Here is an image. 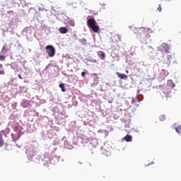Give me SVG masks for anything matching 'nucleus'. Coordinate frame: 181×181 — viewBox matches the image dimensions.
Masks as SVG:
<instances>
[{
	"label": "nucleus",
	"instance_id": "obj_1",
	"mask_svg": "<svg viewBox=\"0 0 181 181\" xmlns=\"http://www.w3.org/2000/svg\"><path fill=\"white\" fill-rule=\"evenodd\" d=\"M87 26L90 28L95 33L100 32V27L97 25V21L94 18H89L87 20Z\"/></svg>",
	"mask_w": 181,
	"mask_h": 181
},
{
	"label": "nucleus",
	"instance_id": "obj_2",
	"mask_svg": "<svg viewBox=\"0 0 181 181\" xmlns=\"http://www.w3.org/2000/svg\"><path fill=\"white\" fill-rule=\"evenodd\" d=\"M134 35H136L137 37H141V36H144V35H146L148 33V30L145 28H135L133 30Z\"/></svg>",
	"mask_w": 181,
	"mask_h": 181
},
{
	"label": "nucleus",
	"instance_id": "obj_3",
	"mask_svg": "<svg viewBox=\"0 0 181 181\" xmlns=\"http://www.w3.org/2000/svg\"><path fill=\"white\" fill-rule=\"evenodd\" d=\"M45 50L49 56V57H54L56 54V49L52 45H47L45 47Z\"/></svg>",
	"mask_w": 181,
	"mask_h": 181
},
{
	"label": "nucleus",
	"instance_id": "obj_4",
	"mask_svg": "<svg viewBox=\"0 0 181 181\" xmlns=\"http://www.w3.org/2000/svg\"><path fill=\"white\" fill-rule=\"evenodd\" d=\"M116 74H117V76H118V77H119V78H121L122 80L128 78V76L126 75L125 74H119V72H117Z\"/></svg>",
	"mask_w": 181,
	"mask_h": 181
},
{
	"label": "nucleus",
	"instance_id": "obj_5",
	"mask_svg": "<svg viewBox=\"0 0 181 181\" xmlns=\"http://www.w3.org/2000/svg\"><path fill=\"white\" fill-rule=\"evenodd\" d=\"M123 139H124V141H126V142H132V136L126 135V136H124L123 138Z\"/></svg>",
	"mask_w": 181,
	"mask_h": 181
},
{
	"label": "nucleus",
	"instance_id": "obj_6",
	"mask_svg": "<svg viewBox=\"0 0 181 181\" xmlns=\"http://www.w3.org/2000/svg\"><path fill=\"white\" fill-rule=\"evenodd\" d=\"M98 56L102 60H104L105 59V53H104V52L103 51H100L98 52Z\"/></svg>",
	"mask_w": 181,
	"mask_h": 181
},
{
	"label": "nucleus",
	"instance_id": "obj_7",
	"mask_svg": "<svg viewBox=\"0 0 181 181\" xmlns=\"http://www.w3.org/2000/svg\"><path fill=\"white\" fill-rule=\"evenodd\" d=\"M59 32L62 34H66L67 32H69V30L65 27H61L59 28Z\"/></svg>",
	"mask_w": 181,
	"mask_h": 181
},
{
	"label": "nucleus",
	"instance_id": "obj_8",
	"mask_svg": "<svg viewBox=\"0 0 181 181\" xmlns=\"http://www.w3.org/2000/svg\"><path fill=\"white\" fill-rule=\"evenodd\" d=\"M168 87H170L171 88H173L175 87V83H173V81H172V80H168V83H167Z\"/></svg>",
	"mask_w": 181,
	"mask_h": 181
},
{
	"label": "nucleus",
	"instance_id": "obj_9",
	"mask_svg": "<svg viewBox=\"0 0 181 181\" xmlns=\"http://www.w3.org/2000/svg\"><path fill=\"white\" fill-rule=\"evenodd\" d=\"M8 52V47H6V46H3V47H2V49H1V53L3 54H6Z\"/></svg>",
	"mask_w": 181,
	"mask_h": 181
},
{
	"label": "nucleus",
	"instance_id": "obj_10",
	"mask_svg": "<svg viewBox=\"0 0 181 181\" xmlns=\"http://www.w3.org/2000/svg\"><path fill=\"white\" fill-rule=\"evenodd\" d=\"M167 64H170L172 63V55L168 54L167 55Z\"/></svg>",
	"mask_w": 181,
	"mask_h": 181
},
{
	"label": "nucleus",
	"instance_id": "obj_11",
	"mask_svg": "<svg viewBox=\"0 0 181 181\" xmlns=\"http://www.w3.org/2000/svg\"><path fill=\"white\" fill-rule=\"evenodd\" d=\"M80 42L83 46H86V45H87V40L86 38H82V39L80 40Z\"/></svg>",
	"mask_w": 181,
	"mask_h": 181
},
{
	"label": "nucleus",
	"instance_id": "obj_12",
	"mask_svg": "<svg viewBox=\"0 0 181 181\" xmlns=\"http://www.w3.org/2000/svg\"><path fill=\"white\" fill-rule=\"evenodd\" d=\"M59 88H61L62 93H66V88H64V83L59 84Z\"/></svg>",
	"mask_w": 181,
	"mask_h": 181
},
{
	"label": "nucleus",
	"instance_id": "obj_13",
	"mask_svg": "<svg viewBox=\"0 0 181 181\" xmlns=\"http://www.w3.org/2000/svg\"><path fill=\"white\" fill-rule=\"evenodd\" d=\"M165 53H168L169 54H170V48H167L164 50V52L163 51V57H165Z\"/></svg>",
	"mask_w": 181,
	"mask_h": 181
},
{
	"label": "nucleus",
	"instance_id": "obj_14",
	"mask_svg": "<svg viewBox=\"0 0 181 181\" xmlns=\"http://www.w3.org/2000/svg\"><path fill=\"white\" fill-rule=\"evenodd\" d=\"M5 59H6V57L4 55H0V61L1 62H5Z\"/></svg>",
	"mask_w": 181,
	"mask_h": 181
},
{
	"label": "nucleus",
	"instance_id": "obj_15",
	"mask_svg": "<svg viewBox=\"0 0 181 181\" xmlns=\"http://www.w3.org/2000/svg\"><path fill=\"white\" fill-rule=\"evenodd\" d=\"M160 119L161 121H165V119H166V116H165V115H162L160 116Z\"/></svg>",
	"mask_w": 181,
	"mask_h": 181
},
{
	"label": "nucleus",
	"instance_id": "obj_16",
	"mask_svg": "<svg viewBox=\"0 0 181 181\" xmlns=\"http://www.w3.org/2000/svg\"><path fill=\"white\" fill-rule=\"evenodd\" d=\"M157 11H158V12H162V7L160 6V4H159L158 8H157Z\"/></svg>",
	"mask_w": 181,
	"mask_h": 181
},
{
	"label": "nucleus",
	"instance_id": "obj_17",
	"mask_svg": "<svg viewBox=\"0 0 181 181\" xmlns=\"http://www.w3.org/2000/svg\"><path fill=\"white\" fill-rule=\"evenodd\" d=\"M84 76H86V71H82L81 72V76L84 77Z\"/></svg>",
	"mask_w": 181,
	"mask_h": 181
},
{
	"label": "nucleus",
	"instance_id": "obj_18",
	"mask_svg": "<svg viewBox=\"0 0 181 181\" xmlns=\"http://www.w3.org/2000/svg\"><path fill=\"white\" fill-rule=\"evenodd\" d=\"M0 74H2V75L5 74V71L4 70L0 71Z\"/></svg>",
	"mask_w": 181,
	"mask_h": 181
},
{
	"label": "nucleus",
	"instance_id": "obj_19",
	"mask_svg": "<svg viewBox=\"0 0 181 181\" xmlns=\"http://www.w3.org/2000/svg\"><path fill=\"white\" fill-rule=\"evenodd\" d=\"M18 78H20L21 80H23V78H22V76H21V74L18 75Z\"/></svg>",
	"mask_w": 181,
	"mask_h": 181
},
{
	"label": "nucleus",
	"instance_id": "obj_20",
	"mask_svg": "<svg viewBox=\"0 0 181 181\" xmlns=\"http://www.w3.org/2000/svg\"><path fill=\"white\" fill-rule=\"evenodd\" d=\"M7 13H13V11L10 10V11H7Z\"/></svg>",
	"mask_w": 181,
	"mask_h": 181
},
{
	"label": "nucleus",
	"instance_id": "obj_21",
	"mask_svg": "<svg viewBox=\"0 0 181 181\" xmlns=\"http://www.w3.org/2000/svg\"><path fill=\"white\" fill-rule=\"evenodd\" d=\"M2 145H4V141H0V147L2 146Z\"/></svg>",
	"mask_w": 181,
	"mask_h": 181
},
{
	"label": "nucleus",
	"instance_id": "obj_22",
	"mask_svg": "<svg viewBox=\"0 0 181 181\" xmlns=\"http://www.w3.org/2000/svg\"><path fill=\"white\" fill-rule=\"evenodd\" d=\"M4 141V139H2V135L0 134V141Z\"/></svg>",
	"mask_w": 181,
	"mask_h": 181
},
{
	"label": "nucleus",
	"instance_id": "obj_23",
	"mask_svg": "<svg viewBox=\"0 0 181 181\" xmlns=\"http://www.w3.org/2000/svg\"><path fill=\"white\" fill-rule=\"evenodd\" d=\"M2 67H3L2 64H0V69H2Z\"/></svg>",
	"mask_w": 181,
	"mask_h": 181
},
{
	"label": "nucleus",
	"instance_id": "obj_24",
	"mask_svg": "<svg viewBox=\"0 0 181 181\" xmlns=\"http://www.w3.org/2000/svg\"><path fill=\"white\" fill-rule=\"evenodd\" d=\"M126 73H127V74H129V71L128 70H126Z\"/></svg>",
	"mask_w": 181,
	"mask_h": 181
},
{
	"label": "nucleus",
	"instance_id": "obj_25",
	"mask_svg": "<svg viewBox=\"0 0 181 181\" xmlns=\"http://www.w3.org/2000/svg\"><path fill=\"white\" fill-rule=\"evenodd\" d=\"M165 1H169L170 0H165Z\"/></svg>",
	"mask_w": 181,
	"mask_h": 181
}]
</instances>
